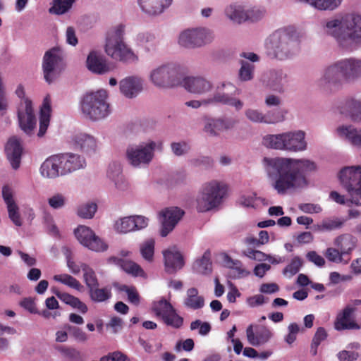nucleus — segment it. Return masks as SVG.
Listing matches in <instances>:
<instances>
[{"mask_svg":"<svg viewBox=\"0 0 361 361\" xmlns=\"http://www.w3.org/2000/svg\"><path fill=\"white\" fill-rule=\"evenodd\" d=\"M184 214V211L178 207H167L161 210L159 212L161 222V235L165 237L171 232Z\"/></svg>","mask_w":361,"mask_h":361,"instance_id":"obj_16","label":"nucleus"},{"mask_svg":"<svg viewBox=\"0 0 361 361\" xmlns=\"http://www.w3.org/2000/svg\"><path fill=\"white\" fill-rule=\"evenodd\" d=\"M357 240L349 233L342 234L334 240V245L343 254L349 255L355 247Z\"/></svg>","mask_w":361,"mask_h":361,"instance_id":"obj_37","label":"nucleus"},{"mask_svg":"<svg viewBox=\"0 0 361 361\" xmlns=\"http://www.w3.org/2000/svg\"><path fill=\"white\" fill-rule=\"evenodd\" d=\"M19 98L24 99L18 111V118L21 129L27 135H31L36 126V118L32 102L25 98V90L22 85H19L16 90Z\"/></svg>","mask_w":361,"mask_h":361,"instance_id":"obj_11","label":"nucleus"},{"mask_svg":"<svg viewBox=\"0 0 361 361\" xmlns=\"http://www.w3.org/2000/svg\"><path fill=\"white\" fill-rule=\"evenodd\" d=\"M247 20L252 22L262 19L265 15V10L259 8H252L245 11Z\"/></svg>","mask_w":361,"mask_h":361,"instance_id":"obj_57","label":"nucleus"},{"mask_svg":"<svg viewBox=\"0 0 361 361\" xmlns=\"http://www.w3.org/2000/svg\"><path fill=\"white\" fill-rule=\"evenodd\" d=\"M121 173V170L119 164H113L112 165H110L107 174L108 176L115 182V185L117 188H121L118 183V181L121 180L122 178Z\"/></svg>","mask_w":361,"mask_h":361,"instance_id":"obj_55","label":"nucleus"},{"mask_svg":"<svg viewBox=\"0 0 361 361\" xmlns=\"http://www.w3.org/2000/svg\"><path fill=\"white\" fill-rule=\"evenodd\" d=\"M106 98L107 92L104 90L87 94L81 102L82 113L92 120H98L106 117L109 113V106L106 102Z\"/></svg>","mask_w":361,"mask_h":361,"instance_id":"obj_6","label":"nucleus"},{"mask_svg":"<svg viewBox=\"0 0 361 361\" xmlns=\"http://www.w3.org/2000/svg\"><path fill=\"white\" fill-rule=\"evenodd\" d=\"M345 255L339 249L329 247L325 252V257L330 262L341 263L343 260V256Z\"/></svg>","mask_w":361,"mask_h":361,"instance_id":"obj_52","label":"nucleus"},{"mask_svg":"<svg viewBox=\"0 0 361 361\" xmlns=\"http://www.w3.org/2000/svg\"><path fill=\"white\" fill-rule=\"evenodd\" d=\"M183 75L178 66L174 64L161 66L152 71V82L158 87H172L181 82Z\"/></svg>","mask_w":361,"mask_h":361,"instance_id":"obj_9","label":"nucleus"},{"mask_svg":"<svg viewBox=\"0 0 361 361\" xmlns=\"http://www.w3.org/2000/svg\"><path fill=\"white\" fill-rule=\"evenodd\" d=\"M184 306L190 310H197L202 309L205 305L204 298L199 295L197 288H190L186 291V295L183 300Z\"/></svg>","mask_w":361,"mask_h":361,"instance_id":"obj_33","label":"nucleus"},{"mask_svg":"<svg viewBox=\"0 0 361 361\" xmlns=\"http://www.w3.org/2000/svg\"><path fill=\"white\" fill-rule=\"evenodd\" d=\"M161 320L166 325L176 329H180L184 322L183 317L177 313L175 308L172 309L167 314H166Z\"/></svg>","mask_w":361,"mask_h":361,"instance_id":"obj_44","label":"nucleus"},{"mask_svg":"<svg viewBox=\"0 0 361 361\" xmlns=\"http://www.w3.org/2000/svg\"><path fill=\"white\" fill-rule=\"evenodd\" d=\"M221 118L210 119L204 126V131L210 135H217L220 131L224 130Z\"/></svg>","mask_w":361,"mask_h":361,"instance_id":"obj_47","label":"nucleus"},{"mask_svg":"<svg viewBox=\"0 0 361 361\" xmlns=\"http://www.w3.org/2000/svg\"><path fill=\"white\" fill-rule=\"evenodd\" d=\"M163 255L166 273L174 274L183 267L185 264L183 256L176 247L164 250Z\"/></svg>","mask_w":361,"mask_h":361,"instance_id":"obj_20","label":"nucleus"},{"mask_svg":"<svg viewBox=\"0 0 361 361\" xmlns=\"http://www.w3.org/2000/svg\"><path fill=\"white\" fill-rule=\"evenodd\" d=\"M20 305L22 307L27 310L29 312L32 314L38 313V310L36 307V304L35 302L34 299L31 298H25L22 300L20 302Z\"/></svg>","mask_w":361,"mask_h":361,"instance_id":"obj_61","label":"nucleus"},{"mask_svg":"<svg viewBox=\"0 0 361 361\" xmlns=\"http://www.w3.org/2000/svg\"><path fill=\"white\" fill-rule=\"evenodd\" d=\"M155 147L156 144L153 141L129 145L126 149L128 161L133 166L148 164L153 158Z\"/></svg>","mask_w":361,"mask_h":361,"instance_id":"obj_13","label":"nucleus"},{"mask_svg":"<svg viewBox=\"0 0 361 361\" xmlns=\"http://www.w3.org/2000/svg\"><path fill=\"white\" fill-rule=\"evenodd\" d=\"M324 32L332 36L343 48L352 50L361 43V16L348 15L328 21Z\"/></svg>","mask_w":361,"mask_h":361,"instance_id":"obj_2","label":"nucleus"},{"mask_svg":"<svg viewBox=\"0 0 361 361\" xmlns=\"http://www.w3.org/2000/svg\"><path fill=\"white\" fill-rule=\"evenodd\" d=\"M173 308V305L164 298L153 302L152 307L153 312L161 319Z\"/></svg>","mask_w":361,"mask_h":361,"instance_id":"obj_43","label":"nucleus"},{"mask_svg":"<svg viewBox=\"0 0 361 361\" xmlns=\"http://www.w3.org/2000/svg\"><path fill=\"white\" fill-rule=\"evenodd\" d=\"M78 240L83 246L94 252H104L108 245L89 227L83 225L78 226L74 231Z\"/></svg>","mask_w":361,"mask_h":361,"instance_id":"obj_14","label":"nucleus"},{"mask_svg":"<svg viewBox=\"0 0 361 361\" xmlns=\"http://www.w3.org/2000/svg\"><path fill=\"white\" fill-rule=\"evenodd\" d=\"M52 291L58 298L66 305L71 306L73 308L77 309L82 314L87 312L88 307L87 305L82 302L78 298L67 293L61 292L57 289H53Z\"/></svg>","mask_w":361,"mask_h":361,"instance_id":"obj_34","label":"nucleus"},{"mask_svg":"<svg viewBox=\"0 0 361 361\" xmlns=\"http://www.w3.org/2000/svg\"><path fill=\"white\" fill-rule=\"evenodd\" d=\"M338 61L329 66L324 71L322 77L319 80V85L323 88H328L336 85L345 80L344 70Z\"/></svg>","mask_w":361,"mask_h":361,"instance_id":"obj_18","label":"nucleus"},{"mask_svg":"<svg viewBox=\"0 0 361 361\" xmlns=\"http://www.w3.org/2000/svg\"><path fill=\"white\" fill-rule=\"evenodd\" d=\"M354 309L350 306L345 307L342 313L340 314L335 322V329L341 331L345 329H357L359 325L351 319V315Z\"/></svg>","mask_w":361,"mask_h":361,"instance_id":"obj_31","label":"nucleus"},{"mask_svg":"<svg viewBox=\"0 0 361 361\" xmlns=\"http://www.w3.org/2000/svg\"><path fill=\"white\" fill-rule=\"evenodd\" d=\"M226 185L213 180L207 183L202 188L200 195L197 199V209L205 212L217 207L226 192Z\"/></svg>","mask_w":361,"mask_h":361,"instance_id":"obj_7","label":"nucleus"},{"mask_svg":"<svg viewBox=\"0 0 361 361\" xmlns=\"http://www.w3.org/2000/svg\"><path fill=\"white\" fill-rule=\"evenodd\" d=\"M68 330L75 340L80 342H85L87 340V335L78 326H69Z\"/></svg>","mask_w":361,"mask_h":361,"instance_id":"obj_60","label":"nucleus"},{"mask_svg":"<svg viewBox=\"0 0 361 361\" xmlns=\"http://www.w3.org/2000/svg\"><path fill=\"white\" fill-rule=\"evenodd\" d=\"M253 327V325L250 324L246 329L247 341L253 346H259L267 343L273 336L271 331L265 326L257 325L255 331Z\"/></svg>","mask_w":361,"mask_h":361,"instance_id":"obj_21","label":"nucleus"},{"mask_svg":"<svg viewBox=\"0 0 361 361\" xmlns=\"http://www.w3.org/2000/svg\"><path fill=\"white\" fill-rule=\"evenodd\" d=\"M122 290L126 293L128 295V300L130 302L135 305H139L140 295L135 287L123 286Z\"/></svg>","mask_w":361,"mask_h":361,"instance_id":"obj_54","label":"nucleus"},{"mask_svg":"<svg viewBox=\"0 0 361 361\" xmlns=\"http://www.w3.org/2000/svg\"><path fill=\"white\" fill-rule=\"evenodd\" d=\"M226 16L232 21L242 23L247 20L245 11L240 6L231 5L225 11Z\"/></svg>","mask_w":361,"mask_h":361,"instance_id":"obj_40","label":"nucleus"},{"mask_svg":"<svg viewBox=\"0 0 361 361\" xmlns=\"http://www.w3.org/2000/svg\"><path fill=\"white\" fill-rule=\"evenodd\" d=\"M183 82L185 88L195 94H202L212 88L211 82L202 77H189Z\"/></svg>","mask_w":361,"mask_h":361,"instance_id":"obj_30","label":"nucleus"},{"mask_svg":"<svg viewBox=\"0 0 361 361\" xmlns=\"http://www.w3.org/2000/svg\"><path fill=\"white\" fill-rule=\"evenodd\" d=\"M340 137L347 140L351 145L361 148V130L352 126H341L337 128Z\"/></svg>","mask_w":361,"mask_h":361,"instance_id":"obj_36","label":"nucleus"},{"mask_svg":"<svg viewBox=\"0 0 361 361\" xmlns=\"http://www.w3.org/2000/svg\"><path fill=\"white\" fill-rule=\"evenodd\" d=\"M213 38L212 32L208 29H188L180 34L178 44L185 48H195L211 42Z\"/></svg>","mask_w":361,"mask_h":361,"instance_id":"obj_12","label":"nucleus"},{"mask_svg":"<svg viewBox=\"0 0 361 361\" xmlns=\"http://www.w3.org/2000/svg\"><path fill=\"white\" fill-rule=\"evenodd\" d=\"M87 67L92 73L104 75L113 71L115 66L109 62L102 54L92 51L87 58Z\"/></svg>","mask_w":361,"mask_h":361,"instance_id":"obj_19","label":"nucleus"},{"mask_svg":"<svg viewBox=\"0 0 361 361\" xmlns=\"http://www.w3.org/2000/svg\"><path fill=\"white\" fill-rule=\"evenodd\" d=\"M245 255L249 257L250 259L257 260V261H264L267 259H271V257L269 255H267L259 250H253L251 248H248L245 252Z\"/></svg>","mask_w":361,"mask_h":361,"instance_id":"obj_58","label":"nucleus"},{"mask_svg":"<svg viewBox=\"0 0 361 361\" xmlns=\"http://www.w3.org/2000/svg\"><path fill=\"white\" fill-rule=\"evenodd\" d=\"M239 77L241 80L247 81L252 78L255 66L248 61H241Z\"/></svg>","mask_w":361,"mask_h":361,"instance_id":"obj_49","label":"nucleus"},{"mask_svg":"<svg viewBox=\"0 0 361 361\" xmlns=\"http://www.w3.org/2000/svg\"><path fill=\"white\" fill-rule=\"evenodd\" d=\"M59 154L47 158L40 167V173L44 177L54 178L62 175V166Z\"/></svg>","mask_w":361,"mask_h":361,"instance_id":"obj_25","label":"nucleus"},{"mask_svg":"<svg viewBox=\"0 0 361 361\" xmlns=\"http://www.w3.org/2000/svg\"><path fill=\"white\" fill-rule=\"evenodd\" d=\"M263 161L272 187L279 195L306 186V173L316 170L315 163L308 159L265 157Z\"/></svg>","mask_w":361,"mask_h":361,"instance_id":"obj_1","label":"nucleus"},{"mask_svg":"<svg viewBox=\"0 0 361 361\" xmlns=\"http://www.w3.org/2000/svg\"><path fill=\"white\" fill-rule=\"evenodd\" d=\"M148 218L142 215H132L117 220L114 228L120 233H127L144 229L148 226Z\"/></svg>","mask_w":361,"mask_h":361,"instance_id":"obj_17","label":"nucleus"},{"mask_svg":"<svg viewBox=\"0 0 361 361\" xmlns=\"http://www.w3.org/2000/svg\"><path fill=\"white\" fill-rule=\"evenodd\" d=\"M246 117L251 121L255 123H265L267 121H272L271 120H266V114L256 109H249L245 111Z\"/></svg>","mask_w":361,"mask_h":361,"instance_id":"obj_51","label":"nucleus"},{"mask_svg":"<svg viewBox=\"0 0 361 361\" xmlns=\"http://www.w3.org/2000/svg\"><path fill=\"white\" fill-rule=\"evenodd\" d=\"M305 136V134L302 130L267 135L263 137L262 143L265 147L275 149L302 151L307 147Z\"/></svg>","mask_w":361,"mask_h":361,"instance_id":"obj_4","label":"nucleus"},{"mask_svg":"<svg viewBox=\"0 0 361 361\" xmlns=\"http://www.w3.org/2000/svg\"><path fill=\"white\" fill-rule=\"evenodd\" d=\"M238 91V89L231 82H223L221 85L217 87L216 93L209 102L227 104L235 107L236 110H240L243 106V102L232 97V95L235 94Z\"/></svg>","mask_w":361,"mask_h":361,"instance_id":"obj_15","label":"nucleus"},{"mask_svg":"<svg viewBox=\"0 0 361 361\" xmlns=\"http://www.w3.org/2000/svg\"><path fill=\"white\" fill-rule=\"evenodd\" d=\"M124 26L119 25L107 36L105 45L106 53L115 60L133 61L137 57L123 42Z\"/></svg>","mask_w":361,"mask_h":361,"instance_id":"obj_5","label":"nucleus"},{"mask_svg":"<svg viewBox=\"0 0 361 361\" xmlns=\"http://www.w3.org/2000/svg\"><path fill=\"white\" fill-rule=\"evenodd\" d=\"M62 166V175L72 173L82 169L85 166V160L78 154L73 153L59 154Z\"/></svg>","mask_w":361,"mask_h":361,"instance_id":"obj_23","label":"nucleus"},{"mask_svg":"<svg viewBox=\"0 0 361 361\" xmlns=\"http://www.w3.org/2000/svg\"><path fill=\"white\" fill-rule=\"evenodd\" d=\"M173 0H138L142 11L149 16L161 14Z\"/></svg>","mask_w":361,"mask_h":361,"instance_id":"obj_26","label":"nucleus"},{"mask_svg":"<svg viewBox=\"0 0 361 361\" xmlns=\"http://www.w3.org/2000/svg\"><path fill=\"white\" fill-rule=\"evenodd\" d=\"M81 269L83 271V279L88 290L97 286H99L98 279L94 271L87 264H81Z\"/></svg>","mask_w":361,"mask_h":361,"instance_id":"obj_42","label":"nucleus"},{"mask_svg":"<svg viewBox=\"0 0 361 361\" xmlns=\"http://www.w3.org/2000/svg\"><path fill=\"white\" fill-rule=\"evenodd\" d=\"M108 262L117 265L125 272L133 276L146 277V274L141 267L131 260L112 257L108 259Z\"/></svg>","mask_w":361,"mask_h":361,"instance_id":"obj_27","label":"nucleus"},{"mask_svg":"<svg viewBox=\"0 0 361 361\" xmlns=\"http://www.w3.org/2000/svg\"><path fill=\"white\" fill-rule=\"evenodd\" d=\"M299 209L303 212L308 214H317L322 211V209L319 204L312 203L301 204L299 206Z\"/></svg>","mask_w":361,"mask_h":361,"instance_id":"obj_62","label":"nucleus"},{"mask_svg":"<svg viewBox=\"0 0 361 361\" xmlns=\"http://www.w3.org/2000/svg\"><path fill=\"white\" fill-rule=\"evenodd\" d=\"M8 216L13 223L17 226H20L22 225V221L19 214V209L16 204L7 206Z\"/></svg>","mask_w":361,"mask_h":361,"instance_id":"obj_53","label":"nucleus"},{"mask_svg":"<svg viewBox=\"0 0 361 361\" xmlns=\"http://www.w3.org/2000/svg\"><path fill=\"white\" fill-rule=\"evenodd\" d=\"M302 264V262L301 259L299 257H295L292 259L290 264L286 267L283 270V274H289L290 276H293L299 271Z\"/></svg>","mask_w":361,"mask_h":361,"instance_id":"obj_50","label":"nucleus"},{"mask_svg":"<svg viewBox=\"0 0 361 361\" xmlns=\"http://www.w3.org/2000/svg\"><path fill=\"white\" fill-rule=\"evenodd\" d=\"M121 92L127 98L135 97L142 90V81L136 76H129L119 82Z\"/></svg>","mask_w":361,"mask_h":361,"instance_id":"obj_24","label":"nucleus"},{"mask_svg":"<svg viewBox=\"0 0 361 361\" xmlns=\"http://www.w3.org/2000/svg\"><path fill=\"white\" fill-rule=\"evenodd\" d=\"M66 200L62 194L58 193L49 198L48 203L51 208L59 209L65 205Z\"/></svg>","mask_w":361,"mask_h":361,"instance_id":"obj_59","label":"nucleus"},{"mask_svg":"<svg viewBox=\"0 0 361 361\" xmlns=\"http://www.w3.org/2000/svg\"><path fill=\"white\" fill-rule=\"evenodd\" d=\"M307 259L318 267H322L325 264L324 259L315 251H310L306 255Z\"/></svg>","mask_w":361,"mask_h":361,"instance_id":"obj_63","label":"nucleus"},{"mask_svg":"<svg viewBox=\"0 0 361 361\" xmlns=\"http://www.w3.org/2000/svg\"><path fill=\"white\" fill-rule=\"evenodd\" d=\"M154 240L148 239L140 245V253L142 257L148 262H152L154 253Z\"/></svg>","mask_w":361,"mask_h":361,"instance_id":"obj_46","label":"nucleus"},{"mask_svg":"<svg viewBox=\"0 0 361 361\" xmlns=\"http://www.w3.org/2000/svg\"><path fill=\"white\" fill-rule=\"evenodd\" d=\"M338 177L341 185L350 196L347 202L360 205L357 197L361 198V166L344 167L341 170Z\"/></svg>","mask_w":361,"mask_h":361,"instance_id":"obj_8","label":"nucleus"},{"mask_svg":"<svg viewBox=\"0 0 361 361\" xmlns=\"http://www.w3.org/2000/svg\"><path fill=\"white\" fill-rule=\"evenodd\" d=\"M90 300L94 302H103L112 296L111 288L109 286L99 288V286H95L88 290Z\"/></svg>","mask_w":361,"mask_h":361,"instance_id":"obj_38","label":"nucleus"},{"mask_svg":"<svg viewBox=\"0 0 361 361\" xmlns=\"http://www.w3.org/2000/svg\"><path fill=\"white\" fill-rule=\"evenodd\" d=\"M97 206L94 203H87L80 206L78 209V215L83 219H92L95 214Z\"/></svg>","mask_w":361,"mask_h":361,"instance_id":"obj_48","label":"nucleus"},{"mask_svg":"<svg viewBox=\"0 0 361 361\" xmlns=\"http://www.w3.org/2000/svg\"><path fill=\"white\" fill-rule=\"evenodd\" d=\"M73 4L69 1L61 0H53L52 6L49 9V12L51 14L63 15L67 13L71 8Z\"/></svg>","mask_w":361,"mask_h":361,"instance_id":"obj_45","label":"nucleus"},{"mask_svg":"<svg viewBox=\"0 0 361 361\" xmlns=\"http://www.w3.org/2000/svg\"><path fill=\"white\" fill-rule=\"evenodd\" d=\"M300 34L294 26H287L275 31L267 44L268 55L279 60L286 59L298 46Z\"/></svg>","mask_w":361,"mask_h":361,"instance_id":"obj_3","label":"nucleus"},{"mask_svg":"<svg viewBox=\"0 0 361 361\" xmlns=\"http://www.w3.org/2000/svg\"><path fill=\"white\" fill-rule=\"evenodd\" d=\"M341 114L350 117L353 121L361 120V101L348 99L339 106Z\"/></svg>","mask_w":361,"mask_h":361,"instance_id":"obj_32","label":"nucleus"},{"mask_svg":"<svg viewBox=\"0 0 361 361\" xmlns=\"http://www.w3.org/2000/svg\"><path fill=\"white\" fill-rule=\"evenodd\" d=\"M51 111V99L49 95H47L40 110L39 137H42L47 132L49 125Z\"/></svg>","mask_w":361,"mask_h":361,"instance_id":"obj_35","label":"nucleus"},{"mask_svg":"<svg viewBox=\"0 0 361 361\" xmlns=\"http://www.w3.org/2000/svg\"><path fill=\"white\" fill-rule=\"evenodd\" d=\"M340 64L344 70L345 80L352 81L361 78V59H346L341 60Z\"/></svg>","mask_w":361,"mask_h":361,"instance_id":"obj_29","label":"nucleus"},{"mask_svg":"<svg viewBox=\"0 0 361 361\" xmlns=\"http://www.w3.org/2000/svg\"><path fill=\"white\" fill-rule=\"evenodd\" d=\"M66 67L63 51L59 47H54L44 54L42 68L46 81L51 83Z\"/></svg>","mask_w":361,"mask_h":361,"instance_id":"obj_10","label":"nucleus"},{"mask_svg":"<svg viewBox=\"0 0 361 361\" xmlns=\"http://www.w3.org/2000/svg\"><path fill=\"white\" fill-rule=\"evenodd\" d=\"M340 361H354L358 357V353L353 351L342 350L337 355Z\"/></svg>","mask_w":361,"mask_h":361,"instance_id":"obj_64","label":"nucleus"},{"mask_svg":"<svg viewBox=\"0 0 361 361\" xmlns=\"http://www.w3.org/2000/svg\"><path fill=\"white\" fill-rule=\"evenodd\" d=\"M194 269L201 274H209L212 272L211 252L209 250L204 252L200 259L196 260Z\"/></svg>","mask_w":361,"mask_h":361,"instance_id":"obj_39","label":"nucleus"},{"mask_svg":"<svg viewBox=\"0 0 361 361\" xmlns=\"http://www.w3.org/2000/svg\"><path fill=\"white\" fill-rule=\"evenodd\" d=\"M55 281L59 282L63 285H66L71 288L75 289L78 291L83 290V286L80 283V282L68 274H61L54 275L53 277Z\"/></svg>","mask_w":361,"mask_h":361,"instance_id":"obj_41","label":"nucleus"},{"mask_svg":"<svg viewBox=\"0 0 361 361\" xmlns=\"http://www.w3.org/2000/svg\"><path fill=\"white\" fill-rule=\"evenodd\" d=\"M71 143L75 149L86 153L94 152L97 147L94 138L82 133L74 135L71 139Z\"/></svg>","mask_w":361,"mask_h":361,"instance_id":"obj_28","label":"nucleus"},{"mask_svg":"<svg viewBox=\"0 0 361 361\" xmlns=\"http://www.w3.org/2000/svg\"><path fill=\"white\" fill-rule=\"evenodd\" d=\"M5 153L12 168L15 170L20 167L23 147L18 138L12 137L8 139L5 146Z\"/></svg>","mask_w":361,"mask_h":361,"instance_id":"obj_22","label":"nucleus"},{"mask_svg":"<svg viewBox=\"0 0 361 361\" xmlns=\"http://www.w3.org/2000/svg\"><path fill=\"white\" fill-rule=\"evenodd\" d=\"M172 152L176 156H181L186 154L190 149V147L186 142H172L171 145Z\"/></svg>","mask_w":361,"mask_h":361,"instance_id":"obj_56","label":"nucleus"}]
</instances>
